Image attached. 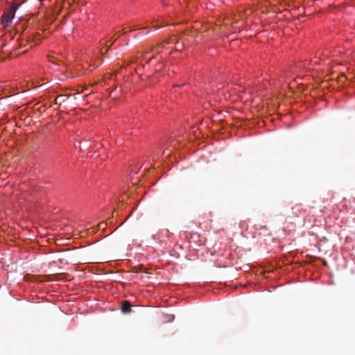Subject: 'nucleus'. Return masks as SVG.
I'll return each mask as SVG.
<instances>
[{
    "mask_svg": "<svg viewBox=\"0 0 355 355\" xmlns=\"http://www.w3.org/2000/svg\"><path fill=\"white\" fill-rule=\"evenodd\" d=\"M17 6L12 5L10 9L1 16V24L4 28L9 26L15 16Z\"/></svg>",
    "mask_w": 355,
    "mask_h": 355,
    "instance_id": "obj_1",
    "label": "nucleus"
},
{
    "mask_svg": "<svg viewBox=\"0 0 355 355\" xmlns=\"http://www.w3.org/2000/svg\"><path fill=\"white\" fill-rule=\"evenodd\" d=\"M131 304L128 301H123L121 303V311L123 313H128L131 311Z\"/></svg>",
    "mask_w": 355,
    "mask_h": 355,
    "instance_id": "obj_2",
    "label": "nucleus"
},
{
    "mask_svg": "<svg viewBox=\"0 0 355 355\" xmlns=\"http://www.w3.org/2000/svg\"><path fill=\"white\" fill-rule=\"evenodd\" d=\"M67 99V96L66 95H59L55 99V104L61 105L62 103L65 102Z\"/></svg>",
    "mask_w": 355,
    "mask_h": 355,
    "instance_id": "obj_3",
    "label": "nucleus"
},
{
    "mask_svg": "<svg viewBox=\"0 0 355 355\" xmlns=\"http://www.w3.org/2000/svg\"><path fill=\"white\" fill-rule=\"evenodd\" d=\"M146 53H148V52H146L145 53H142L140 56H137V57L134 58L132 59V60L130 62H129L128 64H130V63H133L135 62H140L141 58L145 57V54H146Z\"/></svg>",
    "mask_w": 355,
    "mask_h": 355,
    "instance_id": "obj_4",
    "label": "nucleus"
},
{
    "mask_svg": "<svg viewBox=\"0 0 355 355\" xmlns=\"http://www.w3.org/2000/svg\"><path fill=\"white\" fill-rule=\"evenodd\" d=\"M152 51L157 52V53H159V46L153 48Z\"/></svg>",
    "mask_w": 355,
    "mask_h": 355,
    "instance_id": "obj_5",
    "label": "nucleus"
},
{
    "mask_svg": "<svg viewBox=\"0 0 355 355\" xmlns=\"http://www.w3.org/2000/svg\"><path fill=\"white\" fill-rule=\"evenodd\" d=\"M114 37V41L116 40L117 38L119 37V31L117 32Z\"/></svg>",
    "mask_w": 355,
    "mask_h": 355,
    "instance_id": "obj_6",
    "label": "nucleus"
},
{
    "mask_svg": "<svg viewBox=\"0 0 355 355\" xmlns=\"http://www.w3.org/2000/svg\"><path fill=\"white\" fill-rule=\"evenodd\" d=\"M251 13V10L250 9L247 10L245 12V15L248 16Z\"/></svg>",
    "mask_w": 355,
    "mask_h": 355,
    "instance_id": "obj_7",
    "label": "nucleus"
},
{
    "mask_svg": "<svg viewBox=\"0 0 355 355\" xmlns=\"http://www.w3.org/2000/svg\"><path fill=\"white\" fill-rule=\"evenodd\" d=\"M113 42H111V44L109 45L108 48L105 50V53H106L110 47H111V45L112 44Z\"/></svg>",
    "mask_w": 355,
    "mask_h": 355,
    "instance_id": "obj_8",
    "label": "nucleus"
},
{
    "mask_svg": "<svg viewBox=\"0 0 355 355\" xmlns=\"http://www.w3.org/2000/svg\"><path fill=\"white\" fill-rule=\"evenodd\" d=\"M341 78H345V76L343 75L340 78V81H341Z\"/></svg>",
    "mask_w": 355,
    "mask_h": 355,
    "instance_id": "obj_9",
    "label": "nucleus"
},
{
    "mask_svg": "<svg viewBox=\"0 0 355 355\" xmlns=\"http://www.w3.org/2000/svg\"><path fill=\"white\" fill-rule=\"evenodd\" d=\"M153 57L152 58H150L148 60H152ZM149 61H148L147 62H148Z\"/></svg>",
    "mask_w": 355,
    "mask_h": 355,
    "instance_id": "obj_10",
    "label": "nucleus"
}]
</instances>
